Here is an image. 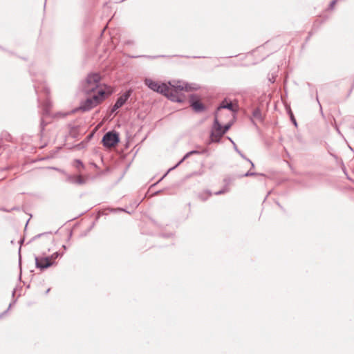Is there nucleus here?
Segmentation results:
<instances>
[{"label": "nucleus", "instance_id": "1", "mask_svg": "<svg viewBox=\"0 0 354 354\" xmlns=\"http://www.w3.org/2000/svg\"><path fill=\"white\" fill-rule=\"evenodd\" d=\"M105 91L100 88L92 97H87L84 101H82L79 109L83 112L88 111L100 104L105 99Z\"/></svg>", "mask_w": 354, "mask_h": 354}, {"label": "nucleus", "instance_id": "2", "mask_svg": "<svg viewBox=\"0 0 354 354\" xmlns=\"http://www.w3.org/2000/svg\"><path fill=\"white\" fill-rule=\"evenodd\" d=\"M101 76L98 73H91L88 75L86 81L83 85V91L86 94L94 93L98 91Z\"/></svg>", "mask_w": 354, "mask_h": 354}, {"label": "nucleus", "instance_id": "3", "mask_svg": "<svg viewBox=\"0 0 354 354\" xmlns=\"http://www.w3.org/2000/svg\"><path fill=\"white\" fill-rule=\"evenodd\" d=\"M120 142L119 133L115 131H110L106 133L102 139L103 146L105 147H112L118 145Z\"/></svg>", "mask_w": 354, "mask_h": 354}, {"label": "nucleus", "instance_id": "4", "mask_svg": "<svg viewBox=\"0 0 354 354\" xmlns=\"http://www.w3.org/2000/svg\"><path fill=\"white\" fill-rule=\"evenodd\" d=\"M223 131V127L219 122L217 116L216 115L214 118V120L212 125V129L210 133V138L212 142H219L221 141V138L223 136L224 134H221Z\"/></svg>", "mask_w": 354, "mask_h": 354}, {"label": "nucleus", "instance_id": "5", "mask_svg": "<svg viewBox=\"0 0 354 354\" xmlns=\"http://www.w3.org/2000/svg\"><path fill=\"white\" fill-rule=\"evenodd\" d=\"M189 105L196 113H201L206 109L205 106L195 94L189 96Z\"/></svg>", "mask_w": 354, "mask_h": 354}, {"label": "nucleus", "instance_id": "6", "mask_svg": "<svg viewBox=\"0 0 354 354\" xmlns=\"http://www.w3.org/2000/svg\"><path fill=\"white\" fill-rule=\"evenodd\" d=\"M132 93V90L129 89L126 91L120 97H119L114 105L112 106L111 109V113H113L115 111H116L118 109L122 107L128 100V99L130 97Z\"/></svg>", "mask_w": 354, "mask_h": 354}, {"label": "nucleus", "instance_id": "7", "mask_svg": "<svg viewBox=\"0 0 354 354\" xmlns=\"http://www.w3.org/2000/svg\"><path fill=\"white\" fill-rule=\"evenodd\" d=\"M35 266L37 268L40 269L41 270H44L45 269H47L48 268L50 267L54 264V262L50 261L49 258L48 257H35Z\"/></svg>", "mask_w": 354, "mask_h": 354}, {"label": "nucleus", "instance_id": "8", "mask_svg": "<svg viewBox=\"0 0 354 354\" xmlns=\"http://www.w3.org/2000/svg\"><path fill=\"white\" fill-rule=\"evenodd\" d=\"M205 151H197V150H192V151H190L189 152H187L184 156L183 158L175 165L173 167L170 168L168 169V171L160 178V179L156 182V183L153 184L151 185V187H154L155 185H156L158 183H159L167 175V174L174 169L175 168H176L177 167H178L185 160H186L187 158H188L190 156L193 155V154H201L203 152H205Z\"/></svg>", "mask_w": 354, "mask_h": 354}, {"label": "nucleus", "instance_id": "9", "mask_svg": "<svg viewBox=\"0 0 354 354\" xmlns=\"http://www.w3.org/2000/svg\"><path fill=\"white\" fill-rule=\"evenodd\" d=\"M166 97L171 101L176 102H183L185 99V95L183 93H178L177 90L170 86L169 91L167 93Z\"/></svg>", "mask_w": 354, "mask_h": 354}, {"label": "nucleus", "instance_id": "10", "mask_svg": "<svg viewBox=\"0 0 354 354\" xmlns=\"http://www.w3.org/2000/svg\"><path fill=\"white\" fill-rule=\"evenodd\" d=\"M227 109L233 113L238 112L239 107L237 104H234L232 102L227 100V99H224L218 107L217 108V111H218L221 109Z\"/></svg>", "mask_w": 354, "mask_h": 354}, {"label": "nucleus", "instance_id": "11", "mask_svg": "<svg viewBox=\"0 0 354 354\" xmlns=\"http://www.w3.org/2000/svg\"><path fill=\"white\" fill-rule=\"evenodd\" d=\"M63 174L66 175V181L77 185H83L85 184L86 180L80 175L74 176L71 174H66L64 171H62Z\"/></svg>", "mask_w": 354, "mask_h": 354}, {"label": "nucleus", "instance_id": "12", "mask_svg": "<svg viewBox=\"0 0 354 354\" xmlns=\"http://www.w3.org/2000/svg\"><path fill=\"white\" fill-rule=\"evenodd\" d=\"M144 82H145V84L146 86H147L152 91L156 92V91L158 90L159 84L157 82H155L150 78H145Z\"/></svg>", "mask_w": 354, "mask_h": 354}, {"label": "nucleus", "instance_id": "13", "mask_svg": "<svg viewBox=\"0 0 354 354\" xmlns=\"http://www.w3.org/2000/svg\"><path fill=\"white\" fill-rule=\"evenodd\" d=\"M169 88H170V86H169L168 85H167L165 83H162L160 84H159V88H158V90L156 91V92L166 96L167 93L169 91Z\"/></svg>", "mask_w": 354, "mask_h": 354}, {"label": "nucleus", "instance_id": "14", "mask_svg": "<svg viewBox=\"0 0 354 354\" xmlns=\"http://www.w3.org/2000/svg\"><path fill=\"white\" fill-rule=\"evenodd\" d=\"M252 117L256 120L262 122L263 120V117L261 113V111L259 108H255L252 111Z\"/></svg>", "mask_w": 354, "mask_h": 354}, {"label": "nucleus", "instance_id": "15", "mask_svg": "<svg viewBox=\"0 0 354 354\" xmlns=\"http://www.w3.org/2000/svg\"><path fill=\"white\" fill-rule=\"evenodd\" d=\"M233 147H234V149L235 150V151L236 153H238L239 154V156L244 160L248 161L250 164H251V167L252 168H254V163L249 159L237 147L236 145L235 144V142H233Z\"/></svg>", "mask_w": 354, "mask_h": 354}, {"label": "nucleus", "instance_id": "16", "mask_svg": "<svg viewBox=\"0 0 354 354\" xmlns=\"http://www.w3.org/2000/svg\"><path fill=\"white\" fill-rule=\"evenodd\" d=\"M212 196V192L209 190H205L198 194V197L203 201H205Z\"/></svg>", "mask_w": 354, "mask_h": 354}, {"label": "nucleus", "instance_id": "17", "mask_svg": "<svg viewBox=\"0 0 354 354\" xmlns=\"http://www.w3.org/2000/svg\"><path fill=\"white\" fill-rule=\"evenodd\" d=\"M73 166L78 170L84 167L83 162L79 159H75L74 160Z\"/></svg>", "mask_w": 354, "mask_h": 354}, {"label": "nucleus", "instance_id": "18", "mask_svg": "<svg viewBox=\"0 0 354 354\" xmlns=\"http://www.w3.org/2000/svg\"><path fill=\"white\" fill-rule=\"evenodd\" d=\"M171 86L177 90L180 93H182V91H184V84L178 85H171Z\"/></svg>", "mask_w": 354, "mask_h": 354}, {"label": "nucleus", "instance_id": "19", "mask_svg": "<svg viewBox=\"0 0 354 354\" xmlns=\"http://www.w3.org/2000/svg\"><path fill=\"white\" fill-rule=\"evenodd\" d=\"M61 256V254L58 252H54L50 256H48L50 261L54 262V260H55L57 258Z\"/></svg>", "mask_w": 354, "mask_h": 354}, {"label": "nucleus", "instance_id": "20", "mask_svg": "<svg viewBox=\"0 0 354 354\" xmlns=\"http://www.w3.org/2000/svg\"><path fill=\"white\" fill-rule=\"evenodd\" d=\"M232 122H230L227 124H225L223 127V131L221 132V134H225L232 127Z\"/></svg>", "mask_w": 354, "mask_h": 354}, {"label": "nucleus", "instance_id": "21", "mask_svg": "<svg viewBox=\"0 0 354 354\" xmlns=\"http://www.w3.org/2000/svg\"><path fill=\"white\" fill-rule=\"evenodd\" d=\"M146 57L147 59H156V58H158V57H165L166 55H154V56H151V55H140V56H136V57Z\"/></svg>", "mask_w": 354, "mask_h": 354}, {"label": "nucleus", "instance_id": "22", "mask_svg": "<svg viewBox=\"0 0 354 354\" xmlns=\"http://www.w3.org/2000/svg\"><path fill=\"white\" fill-rule=\"evenodd\" d=\"M196 89H197L196 87H193L187 83H184V91H190L196 90Z\"/></svg>", "mask_w": 354, "mask_h": 354}, {"label": "nucleus", "instance_id": "23", "mask_svg": "<svg viewBox=\"0 0 354 354\" xmlns=\"http://www.w3.org/2000/svg\"><path fill=\"white\" fill-rule=\"evenodd\" d=\"M257 175H261V174H257L256 172H252L250 171H248L245 174L242 175V176L248 177V176H257Z\"/></svg>", "mask_w": 354, "mask_h": 354}, {"label": "nucleus", "instance_id": "24", "mask_svg": "<svg viewBox=\"0 0 354 354\" xmlns=\"http://www.w3.org/2000/svg\"><path fill=\"white\" fill-rule=\"evenodd\" d=\"M49 109L50 105L48 104V103H46L43 110L44 115H48L49 113Z\"/></svg>", "mask_w": 354, "mask_h": 354}, {"label": "nucleus", "instance_id": "25", "mask_svg": "<svg viewBox=\"0 0 354 354\" xmlns=\"http://www.w3.org/2000/svg\"><path fill=\"white\" fill-rule=\"evenodd\" d=\"M337 1L338 0H333L328 6V10H333Z\"/></svg>", "mask_w": 354, "mask_h": 354}, {"label": "nucleus", "instance_id": "26", "mask_svg": "<svg viewBox=\"0 0 354 354\" xmlns=\"http://www.w3.org/2000/svg\"><path fill=\"white\" fill-rule=\"evenodd\" d=\"M11 306H12V304H10L8 308L4 312H3L2 313L0 314V319H1L8 312V310H10Z\"/></svg>", "mask_w": 354, "mask_h": 354}, {"label": "nucleus", "instance_id": "27", "mask_svg": "<svg viewBox=\"0 0 354 354\" xmlns=\"http://www.w3.org/2000/svg\"><path fill=\"white\" fill-rule=\"evenodd\" d=\"M290 119H291V121L292 122V123L294 124V125H295V127H297V121H296V120H295V117L293 116V115H292V113H291V114H290Z\"/></svg>", "mask_w": 354, "mask_h": 354}, {"label": "nucleus", "instance_id": "28", "mask_svg": "<svg viewBox=\"0 0 354 354\" xmlns=\"http://www.w3.org/2000/svg\"><path fill=\"white\" fill-rule=\"evenodd\" d=\"M46 125V123L44 122V120L43 119H41V124H40L41 130L44 129V127H45Z\"/></svg>", "mask_w": 354, "mask_h": 354}, {"label": "nucleus", "instance_id": "29", "mask_svg": "<svg viewBox=\"0 0 354 354\" xmlns=\"http://www.w3.org/2000/svg\"><path fill=\"white\" fill-rule=\"evenodd\" d=\"M226 192V189H223L218 192H216L215 193L216 195H220V194H224L225 192Z\"/></svg>", "mask_w": 354, "mask_h": 354}, {"label": "nucleus", "instance_id": "30", "mask_svg": "<svg viewBox=\"0 0 354 354\" xmlns=\"http://www.w3.org/2000/svg\"><path fill=\"white\" fill-rule=\"evenodd\" d=\"M111 212H122V211H125V210L122 208H118V209H111Z\"/></svg>", "mask_w": 354, "mask_h": 354}, {"label": "nucleus", "instance_id": "31", "mask_svg": "<svg viewBox=\"0 0 354 354\" xmlns=\"http://www.w3.org/2000/svg\"><path fill=\"white\" fill-rule=\"evenodd\" d=\"M21 246H20L19 249V265L21 264Z\"/></svg>", "mask_w": 354, "mask_h": 354}, {"label": "nucleus", "instance_id": "32", "mask_svg": "<svg viewBox=\"0 0 354 354\" xmlns=\"http://www.w3.org/2000/svg\"><path fill=\"white\" fill-rule=\"evenodd\" d=\"M162 236L163 237L169 238L172 236V234H171V233L170 234H162Z\"/></svg>", "mask_w": 354, "mask_h": 354}, {"label": "nucleus", "instance_id": "33", "mask_svg": "<svg viewBox=\"0 0 354 354\" xmlns=\"http://www.w3.org/2000/svg\"><path fill=\"white\" fill-rule=\"evenodd\" d=\"M43 234H39L36 235L33 239H37V238H39V237L41 236Z\"/></svg>", "mask_w": 354, "mask_h": 354}, {"label": "nucleus", "instance_id": "34", "mask_svg": "<svg viewBox=\"0 0 354 354\" xmlns=\"http://www.w3.org/2000/svg\"><path fill=\"white\" fill-rule=\"evenodd\" d=\"M1 210L3 211V212H10V210L7 209L6 208H2Z\"/></svg>", "mask_w": 354, "mask_h": 354}, {"label": "nucleus", "instance_id": "35", "mask_svg": "<svg viewBox=\"0 0 354 354\" xmlns=\"http://www.w3.org/2000/svg\"><path fill=\"white\" fill-rule=\"evenodd\" d=\"M0 49L3 51H7V50L6 48H3L1 46H0Z\"/></svg>", "mask_w": 354, "mask_h": 354}, {"label": "nucleus", "instance_id": "36", "mask_svg": "<svg viewBox=\"0 0 354 354\" xmlns=\"http://www.w3.org/2000/svg\"><path fill=\"white\" fill-rule=\"evenodd\" d=\"M160 192H161V191H160V190L157 191V192H156L154 193V195H158V194H160Z\"/></svg>", "mask_w": 354, "mask_h": 354}, {"label": "nucleus", "instance_id": "37", "mask_svg": "<svg viewBox=\"0 0 354 354\" xmlns=\"http://www.w3.org/2000/svg\"><path fill=\"white\" fill-rule=\"evenodd\" d=\"M227 138H228V140H230L232 144H233V142H234L233 141V140H232V138H230V137H228Z\"/></svg>", "mask_w": 354, "mask_h": 354}, {"label": "nucleus", "instance_id": "38", "mask_svg": "<svg viewBox=\"0 0 354 354\" xmlns=\"http://www.w3.org/2000/svg\"><path fill=\"white\" fill-rule=\"evenodd\" d=\"M50 291V288H48L46 291V294H48Z\"/></svg>", "mask_w": 354, "mask_h": 354}, {"label": "nucleus", "instance_id": "39", "mask_svg": "<svg viewBox=\"0 0 354 354\" xmlns=\"http://www.w3.org/2000/svg\"><path fill=\"white\" fill-rule=\"evenodd\" d=\"M277 203V205H278L279 207H280L281 209L283 208L279 203Z\"/></svg>", "mask_w": 354, "mask_h": 354}, {"label": "nucleus", "instance_id": "40", "mask_svg": "<svg viewBox=\"0 0 354 354\" xmlns=\"http://www.w3.org/2000/svg\"><path fill=\"white\" fill-rule=\"evenodd\" d=\"M316 100H317L318 104L320 105V103H319V100H318V97H317H317H316Z\"/></svg>", "mask_w": 354, "mask_h": 354}, {"label": "nucleus", "instance_id": "41", "mask_svg": "<svg viewBox=\"0 0 354 354\" xmlns=\"http://www.w3.org/2000/svg\"><path fill=\"white\" fill-rule=\"evenodd\" d=\"M193 57L194 58H200L201 57H199V56L198 57V56H194Z\"/></svg>", "mask_w": 354, "mask_h": 354}, {"label": "nucleus", "instance_id": "42", "mask_svg": "<svg viewBox=\"0 0 354 354\" xmlns=\"http://www.w3.org/2000/svg\"><path fill=\"white\" fill-rule=\"evenodd\" d=\"M15 293V290H14L13 292H12V295L13 296H14Z\"/></svg>", "mask_w": 354, "mask_h": 354}, {"label": "nucleus", "instance_id": "43", "mask_svg": "<svg viewBox=\"0 0 354 354\" xmlns=\"http://www.w3.org/2000/svg\"><path fill=\"white\" fill-rule=\"evenodd\" d=\"M63 248H64V250H66V245H63Z\"/></svg>", "mask_w": 354, "mask_h": 354}, {"label": "nucleus", "instance_id": "44", "mask_svg": "<svg viewBox=\"0 0 354 354\" xmlns=\"http://www.w3.org/2000/svg\"><path fill=\"white\" fill-rule=\"evenodd\" d=\"M23 241H24L23 240H21V241H19V243L21 244V243H23Z\"/></svg>", "mask_w": 354, "mask_h": 354}]
</instances>
